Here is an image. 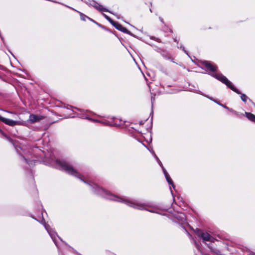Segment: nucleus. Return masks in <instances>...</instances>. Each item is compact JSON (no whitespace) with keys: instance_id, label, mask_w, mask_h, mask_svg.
<instances>
[{"instance_id":"nucleus-1","label":"nucleus","mask_w":255,"mask_h":255,"mask_svg":"<svg viewBox=\"0 0 255 255\" xmlns=\"http://www.w3.org/2000/svg\"><path fill=\"white\" fill-rule=\"evenodd\" d=\"M56 165L59 169L64 170L69 174L81 178L80 175L76 171V170L68 163L65 161L59 160L56 161Z\"/></svg>"},{"instance_id":"nucleus-2","label":"nucleus","mask_w":255,"mask_h":255,"mask_svg":"<svg viewBox=\"0 0 255 255\" xmlns=\"http://www.w3.org/2000/svg\"><path fill=\"white\" fill-rule=\"evenodd\" d=\"M217 79L225 83L228 87H229L233 91L237 94H241L239 91L232 84V83L228 80V79L222 74H217L214 76Z\"/></svg>"},{"instance_id":"nucleus-3","label":"nucleus","mask_w":255,"mask_h":255,"mask_svg":"<svg viewBox=\"0 0 255 255\" xmlns=\"http://www.w3.org/2000/svg\"><path fill=\"white\" fill-rule=\"evenodd\" d=\"M0 120L4 124L10 126H14L15 125H25V122L24 121H13L6 118H4L1 116H0Z\"/></svg>"},{"instance_id":"nucleus-4","label":"nucleus","mask_w":255,"mask_h":255,"mask_svg":"<svg viewBox=\"0 0 255 255\" xmlns=\"http://www.w3.org/2000/svg\"><path fill=\"white\" fill-rule=\"evenodd\" d=\"M196 234L204 241L210 242L213 241V238H212L208 233H204L200 230L198 229L196 230Z\"/></svg>"},{"instance_id":"nucleus-5","label":"nucleus","mask_w":255,"mask_h":255,"mask_svg":"<svg viewBox=\"0 0 255 255\" xmlns=\"http://www.w3.org/2000/svg\"><path fill=\"white\" fill-rule=\"evenodd\" d=\"M44 118V117L41 116L31 114L29 116L28 122H29L30 124H33L34 123L38 122L40 120L43 119Z\"/></svg>"},{"instance_id":"nucleus-6","label":"nucleus","mask_w":255,"mask_h":255,"mask_svg":"<svg viewBox=\"0 0 255 255\" xmlns=\"http://www.w3.org/2000/svg\"><path fill=\"white\" fill-rule=\"evenodd\" d=\"M204 65L210 71H214L216 70V67L207 62H204Z\"/></svg>"},{"instance_id":"nucleus-7","label":"nucleus","mask_w":255,"mask_h":255,"mask_svg":"<svg viewBox=\"0 0 255 255\" xmlns=\"http://www.w3.org/2000/svg\"><path fill=\"white\" fill-rule=\"evenodd\" d=\"M247 117L250 121L255 122V116L250 113H246Z\"/></svg>"},{"instance_id":"nucleus-8","label":"nucleus","mask_w":255,"mask_h":255,"mask_svg":"<svg viewBox=\"0 0 255 255\" xmlns=\"http://www.w3.org/2000/svg\"><path fill=\"white\" fill-rule=\"evenodd\" d=\"M113 25L119 30H120L122 31H125L126 30V29L123 26H122V25H121V24H118V23H113Z\"/></svg>"},{"instance_id":"nucleus-9","label":"nucleus","mask_w":255,"mask_h":255,"mask_svg":"<svg viewBox=\"0 0 255 255\" xmlns=\"http://www.w3.org/2000/svg\"><path fill=\"white\" fill-rule=\"evenodd\" d=\"M96 8L101 10V11H107L108 10L104 7H102V5H98L96 6Z\"/></svg>"},{"instance_id":"nucleus-10","label":"nucleus","mask_w":255,"mask_h":255,"mask_svg":"<svg viewBox=\"0 0 255 255\" xmlns=\"http://www.w3.org/2000/svg\"><path fill=\"white\" fill-rule=\"evenodd\" d=\"M241 98L244 102H246L247 99L248 98L247 96L244 94H242L241 95Z\"/></svg>"},{"instance_id":"nucleus-11","label":"nucleus","mask_w":255,"mask_h":255,"mask_svg":"<svg viewBox=\"0 0 255 255\" xmlns=\"http://www.w3.org/2000/svg\"><path fill=\"white\" fill-rule=\"evenodd\" d=\"M167 182L169 183V184L172 185L173 187L174 186L173 184V182L171 179V178L169 176L166 178Z\"/></svg>"},{"instance_id":"nucleus-12","label":"nucleus","mask_w":255,"mask_h":255,"mask_svg":"<svg viewBox=\"0 0 255 255\" xmlns=\"http://www.w3.org/2000/svg\"><path fill=\"white\" fill-rule=\"evenodd\" d=\"M104 16L107 20H108L110 22H111L113 24V23H114V22L111 20V19L108 16L106 15V14H104Z\"/></svg>"},{"instance_id":"nucleus-13","label":"nucleus","mask_w":255,"mask_h":255,"mask_svg":"<svg viewBox=\"0 0 255 255\" xmlns=\"http://www.w3.org/2000/svg\"><path fill=\"white\" fill-rule=\"evenodd\" d=\"M127 203L128 204H129V206H132V205H133V203H130V202H128Z\"/></svg>"},{"instance_id":"nucleus-14","label":"nucleus","mask_w":255,"mask_h":255,"mask_svg":"<svg viewBox=\"0 0 255 255\" xmlns=\"http://www.w3.org/2000/svg\"><path fill=\"white\" fill-rule=\"evenodd\" d=\"M127 203L128 204H129V206H132V205H133V203H130V202H128Z\"/></svg>"},{"instance_id":"nucleus-15","label":"nucleus","mask_w":255,"mask_h":255,"mask_svg":"<svg viewBox=\"0 0 255 255\" xmlns=\"http://www.w3.org/2000/svg\"><path fill=\"white\" fill-rule=\"evenodd\" d=\"M164 174H167L168 173L165 170H164Z\"/></svg>"},{"instance_id":"nucleus-16","label":"nucleus","mask_w":255,"mask_h":255,"mask_svg":"<svg viewBox=\"0 0 255 255\" xmlns=\"http://www.w3.org/2000/svg\"><path fill=\"white\" fill-rule=\"evenodd\" d=\"M165 177H166H166H167L168 176H169V175H168V174L167 173V174H165Z\"/></svg>"},{"instance_id":"nucleus-17","label":"nucleus","mask_w":255,"mask_h":255,"mask_svg":"<svg viewBox=\"0 0 255 255\" xmlns=\"http://www.w3.org/2000/svg\"><path fill=\"white\" fill-rule=\"evenodd\" d=\"M133 205H135V206H136V207H139V205H135V204H133Z\"/></svg>"}]
</instances>
